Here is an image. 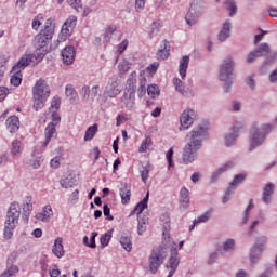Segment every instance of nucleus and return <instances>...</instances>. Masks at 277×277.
<instances>
[{"label":"nucleus","mask_w":277,"mask_h":277,"mask_svg":"<svg viewBox=\"0 0 277 277\" xmlns=\"http://www.w3.org/2000/svg\"><path fill=\"white\" fill-rule=\"evenodd\" d=\"M65 94L69 98L70 103H75L78 98L77 91L72 85H67L65 89Z\"/></svg>","instance_id":"obj_37"},{"label":"nucleus","mask_w":277,"mask_h":277,"mask_svg":"<svg viewBox=\"0 0 277 277\" xmlns=\"http://www.w3.org/2000/svg\"><path fill=\"white\" fill-rule=\"evenodd\" d=\"M63 241L64 239L62 237H57L52 247V252L57 259H62V256L66 254V251H64V245H62Z\"/></svg>","instance_id":"obj_19"},{"label":"nucleus","mask_w":277,"mask_h":277,"mask_svg":"<svg viewBox=\"0 0 277 277\" xmlns=\"http://www.w3.org/2000/svg\"><path fill=\"white\" fill-rule=\"evenodd\" d=\"M102 248H106V246H109V241H111V230L105 233L100 238Z\"/></svg>","instance_id":"obj_43"},{"label":"nucleus","mask_w":277,"mask_h":277,"mask_svg":"<svg viewBox=\"0 0 277 277\" xmlns=\"http://www.w3.org/2000/svg\"><path fill=\"white\" fill-rule=\"evenodd\" d=\"M140 173L143 183H146V181H148V175L150 174V166H143L142 169L140 170Z\"/></svg>","instance_id":"obj_44"},{"label":"nucleus","mask_w":277,"mask_h":277,"mask_svg":"<svg viewBox=\"0 0 277 277\" xmlns=\"http://www.w3.org/2000/svg\"><path fill=\"white\" fill-rule=\"evenodd\" d=\"M200 148L202 147H200L198 143L194 144L188 141L182 151L183 163L186 166H188V163H194V161L198 159V150H200Z\"/></svg>","instance_id":"obj_9"},{"label":"nucleus","mask_w":277,"mask_h":277,"mask_svg":"<svg viewBox=\"0 0 277 277\" xmlns=\"http://www.w3.org/2000/svg\"><path fill=\"white\" fill-rule=\"evenodd\" d=\"M14 228H16V225L5 224L4 227V239H10L14 235Z\"/></svg>","instance_id":"obj_45"},{"label":"nucleus","mask_w":277,"mask_h":277,"mask_svg":"<svg viewBox=\"0 0 277 277\" xmlns=\"http://www.w3.org/2000/svg\"><path fill=\"white\" fill-rule=\"evenodd\" d=\"M137 72L132 71L129 79L127 80V85H126V93L128 94H135L137 90Z\"/></svg>","instance_id":"obj_18"},{"label":"nucleus","mask_w":277,"mask_h":277,"mask_svg":"<svg viewBox=\"0 0 277 277\" xmlns=\"http://www.w3.org/2000/svg\"><path fill=\"white\" fill-rule=\"evenodd\" d=\"M233 70H235V62L233 58L228 57L223 61L220 69V80L225 82V92H230V88H233Z\"/></svg>","instance_id":"obj_4"},{"label":"nucleus","mask_w":277,"mask_h":277,"mask_svg":"<svg viewBox=\"0 0 277 277\" xmlns=\"http://www.w3.org/2000/svg\"><path fill=\"white\" fill-rule=\"evenodd\" d=\"M6 129L10 133H16L21 129V121L17 116H11L6 119Z\"/></svg>","instance_id":"obj_22"},{"label":"nucleus","mask_w":277,"mask_h":277,"mask_svg":"<svg viewBox=\"0 0 277 277\" xmlns=\"http://www.w3.org/2000/svg\"><path fill=\"white\" fill-rule=\"evenodd\" d=\"M209 135V120H203L197 124L186 136L190 144H199L202 147V143Z\"/></svg>","instance_id":"obj_3"},{"label":"nucleus","mask_w":277,"mask_h":277,"mask_svg":"<svg viewBox=\"0 0 277 277\" xmlns=\"http://www.w3.org/2000/svg\"><path fill=\"white\" fill-rule=\"evenodd\" d=\"M31 62H34V55L31 54H25L19 58L16 65L12 68V72L14 74L11 77V85L18 88V85L23 83V75L21 72L22 70H25V68H27Z\"/></svg>","instance_id":"obj_2"},{"label":"nucleus","mask_w":277,"mask_h":277,"mask_svg":"<svg viewBox=\"0 0 277 277\" xmlns=\"http://www.w3.org/2000/svg\"><path fill=\"white\" fill-rule=\"evenodd\" d=\"M120 245L122 246L126 252H131V250H133V242L131 241V237L129 236H121Z\"/></svg>","instance_id":"obj_34"},{"label":"nucleus","mask_w":277,"mask_h":277,"mask_svg":"<svg viewBox=\"0 0 277 277\" xmlns=\"http://www.w3.org/2000/svg\"><path fill=\"white\" fill-rule=\"evenodd\" d=\"M261 254H263V245H255L252 249H251V253H250V261L251 263H254V259H259V256H261Z\"/></svg>","instance_id":"obj_35"},{"label":"nucleus","mask_w":277,"mask_h":277,"mask_svg":"<svg viewBox=\"0 0 277 277\" xmlns=\"http://www.w3.org/2000/svg\"><path fill=\"white\" fill-rule=\"evenodd\" d=\"M67 3L74 8V10L79 11L83 9V4L81 3V0H67Z\"/></svg>","instance_id":"obj_53"},{"label":"nucleus","mask_w":277,"mask_h":277,"mask_svg":"<svg viewBox=\"0 0 277 277\" xmlns=\"http://www.w3.org/2000/svg\"><path fill=\"white\" fill-rule=\"evenodd\" d=\"M60 105H62V100L60 97L55 96L52 100L50 109H55V111H57L60 109Z\"/></svg>","instance_id":"obj_56"},{"label":"nucleus","mask_w":277,"mask_h":277,"mask_svg":"<svg viewBox=\"0 0 277 277\" xmlns=\"http://www.w3.org/2000/svg\"><path fill=\"white\" fill-rule=\"evenodd\" d=\"M14 274H18V266H11L6 271H4L0 277H12Z\"/></svg>","instance_id":"obj_48"},{"label":"nucleus","mask_w":277,"mask_h":277,"mask_svg":"<svg viewBox=\"0 0 277 277\" xmlns=\"http://www.w3.org/2000/svg\"><path fill=\"white\" fill-rule=\"evenodd\" d=\"M180 200H189V190L187 188H182L180 192Z\"/></svg>","instance_id":"obj_63"},{"label":"nucleus","mask_w":277,"mask_h":277,"mask_svg":"<svg viewBox=\"0 0 277 277\" xmlns=\"http://www.w3.org/2000/svg\"><path fill=\"white\" fill-rule=\"evenodd\" d=\"M120 92H122V89L120 88V78H118V76H114L108 81V85L104 91V96H107L108 98H116Z\"/></svg>","instance_id":"obj_13"},{"label":"nucleus","mask_w":277,"mask_h":277,"mask_svg":"<svg viewBox=\"0 0 277 277\" xmlns=\"http://www.w3.org/2000/svg\"><path fill=\"white\" fill-rule=\"evenodd\" d=\"M103 213H104L105 217H107V220H109V222H113L114 215H111V209L109 208V206L107 203H105L103 206Z\"/></svg>","instance_id":"obj_51"},{"label":"nucleus","mask_w":277,"mask_h":277,"mask_svg":"<svg viewBox=\"0 0 277 277\" xmlns=\"http://www.w3.org/2000/svg\"><path fill=\"white\" fill-rule=\"evenodd\" d=\"M31 200V196H27L22 205V217L25 224L29 222V215H31V211H34V202Z\"/></svg>","instance_id":"obj_15"},{"label":"nucleus","mask_w":277,"mask_h":277,"mask_svg":"<svg viewBox=\"0 0 277 277\" xmlns=\"http://www.w3.org/2000/svg\"><path fill=\"white\" fill-rule=\"evenodd\" d=\"M121 103H123L127 109H133V105H135V93H124L121 98Z\"/></svg>","instance_id":"obj_30"},{"label":"nucleus","mask_w":277,"mask_h":277,"mask_svg":"<svg viewBox=\"0 0 277 277\" xmlns=\"http://www.w3.org/2000/svg\"><path fill=\"white\" fill-rule=\"evenodd\" d=\"M202 0H193L190 8L185 16L187 25L190 27L196 25V23L200 21V16H202Z\"/></svg>","instance_id":"obj_8"},{"label":"nucleus","mask_w":277,"mask_h":277,"mask_svg":"<svg viewBox=\"0 0 277 277\" xmlns=\"http://www.w3.org/2000/svg\"><path fill=\"white\" fill-rule=\"evenodd\" d=\"M119 196L122 205H129L131 201V185L127 182L121 183L119 188Z\"/></svg>","instance_id":"obj_16"},{"label":"nucleus","mask_w":277,"mask_h":277,"mask_svg":"<svg viewBox=\"0 0 277 277\" xmlns=\"http://www.w3.org/2000/svg\"><path fill=\"white\" fill-rule=\"evenodd\" d=\"M172 157H174V148H170L167 151V161L169 163V168H174V160H172Z\"/></svg>","instance_id":"obj_52"},{"label":"nucleus","mask_w":277,"mask_h":277,"mask_svg":"<svg viewBox=\"0 0 277 277\" xmlns=\"http://www.w3.org/2000/svg\"><path fill=\"white\" fill-rule=\"evenodd\" d=\"M233 166H235V163H233V161L225 163L221 169L217 170L216 173H214L212 175V182L215 181V176H217V174H222V172H226V170H230V168H233Z\"/></svg>","instance_id":"obj_46"},{"label":"nucleus","mask_w":277,"mask_h":277,"mask_svg":"<svg viewBox=\"0 0 277 277\" xmlns=\"http://www.w3.org/2000/svg\"><path fill=\"white\" fill-rule=\"evenodd\" d=\"M60 274H62V271H60V268H57V265H54L53 269L50 271V277H57V276H60Z\"/></svg>","instance_id":"obj_64"},{"label":"nucleus","mask_w":277,"mask_h":277,"mask_svg":"<svg viewBox=\"0 0 277 277\" xmlns=\"http://www.w3.org/2000/svg\"><path fill=\"white\" fill-rule=\"evenodd\" d=\"M150 198V193L147 192L146 196L135 206L134 211L130 215H142V211L148 208V199Z\"/></svg>","instance_id":"obj_20"},{"label":"nucleus","mask_w":277,"mask_h":277,"mask_svg":"<svg viewBox=\"0 0 277 277\" xmlns=\"http://www.w3.org/2000/svg\"><path fill=\"white\" fill-rule=\"evenodd\" d=\"M114 31H116V29L114 27H108L106 28L105 32H104V42H109V40H111V34H114Z\"/></svg>","instance_id":"obj_55"},{"label":"nucleus","mask_w":277,"mask_h":277,"mask_svg":"<svg viewBox=\"0 0 277 277\" xmlns=\"http://www.w3.org/2000/svg\"><path fill=\"white\" fill-rule=\"evenodd\" d=\"M147 94H148V96H150V98H157V96H159V94H160L159 87L157 84L148 85Z\"/></svg>","instance_id":"obj_40"},{"label":"nucleus","mask_w":277,"mask_h":277,"mask_svg":"<svg viewBox=\"0 0 277 277\" xmlns=\"http://www.w3.org/2000/svg\"><path fill=\"white\" fill-rule=\"evenodd\" d=\"M159 31H161V21L153 22V24L149 26L148 37L155 38Z\"/></svg>","instance_id":"obj_33"},{"label":"nucleus","mask_w":277,"mask_h":277,"mask_svg":"<svg viewBox=\"0 0 277 277\" xmlns=\"http://www.w3.org/2000/svg\"><path fill=\"white\" fill-rule=\"evenodd\" d=\"M189 66V56L185 55L180 61V67H179V74L182 79H185L187 77V68Z\"/></svg>","instance_id":"obj_28"},{"label":"nucleus","mask_w":277,"mask_h":277,"mask_svg":"<svg viewBox=\"0 0 277 277\" xmlns=\"http://www.w3.org/2000/svg\"><path fill=\"white\" fill-rule=\"evenodd\" d=\"M144 75H146V71L142 70L140 72V78H138V81H140V85H138V89H137V94H138V98H142L144 96V94H146V77H144Z\"/></svg>","instance_id":"obj_31"},{"label":"nucleus","mask_w":277,"mask_h":277,"mask_svg":"<svg viewBox=\"0 0 277 277\" xmlns=\"http://www.w3.org/2000/svg\"><path fill=\"white\" fill-rule=\"evenodd\" d=\"M98 133V124L94 123L93 126L89 127L84 134V142H90L94 140V135Z\"/></svg>","instance_id":"obj_32"},{"label":"nucleus","mask_w":277,"mask_h":277,"mask_svg":"<svg viewBox=\"0 0 277 277\" xmlns=\"http://www.w3.org/2000/svg\"><path fill=\"white\" fill-rule=\"evenodd\" d=\"M265 55H269V44L262 43L258 50L248 54L247 62L248 64H252V62H255L256 57H264Z\"/></svg>","instance_id":"obj_14"},{"label":"nucleus","mask_w":277,"mask_h":277,"mask_svg":"<svg viewBox=\"0 0 277 277\" xmlns=\"http://www.w3.org/2000/svg\"><path fill=\"white\" fill-rule=\"evenodd\" d=\"M179 250H176L175 247H172L171 248V256H170V260H169V265H167V268L170 267L171 272H174L176 273V268L179 267Z\"/></svg>","instance_id":"obj_21"},{"label":"nucleus","mask_w":277,"mask_h":277,"mask_svg":"<svg viewBox=\"0 0 277 277\" xmlns=\"http://www.w3.org/2000/svg\"><path fill=\"white\" fill-rule=\"evenodd\" d=\"M238 134L229 133L225 136V144L226 146H233L235 144V140L237 138Z\"/></svg>","instance_id":"obj_54"},{"label":"nucleus","mask_w":277,"mask_h":277,"mask_svg":"<svg viewBox=\"0 0 277 277\" xmlns=\"http://www.w3.org/2000/svg\"><path fill=\"white\" fill-rule=\"evenodd\" d=\"M18 220H21V205L14 201L8 209L5 224L18 226Z\"/></svg>","instance_id":"obj_12"},{"label":"nucleus","mask_w":277,"mask_h":277,"mask_svg":"<svg viewBox=\"0 0 277 277\" xmlns=\"http://www.w3.org/2000/svg\"><path fill=\"white\" fill-rule=\"evenodd\" d=\"M56 132L57 130L55 129V123L50 122L45 128V140L43 142L44 148L45 146H49V143L51 142V140L53 138V135H55Z\"/></svg>","instance_id":"obj_27"},{"label":"nucleus","mask_w":277,"mask_h":277,"mask_svg":"<svg viewBox=\"0 0 277 277\" xmlns=\"http://www.w3.org/2000/svg\"><path fill=\"white\" fill-rule=\"evenodd\" d=\"M63 64L70 66L75 62V47L67 45L62 51Z\"/></svg>","instance_id":"obj_17"},{"label":"nucleus","mask_w":277,"mask_h":277,"mask_svg":"<svg viewBox=\"0 0 277 277\" xmlns=\"http://www.w3.org/2000/svg\"><path fill=\"white\" fill-rule=\"evenodd\" d=\"M274 189H276V185L274 183H267L263 190V202L265 205H269L272 202V196H274Z\"/></svg>","instance_id":"obj_23"},{"label":"nucleus","mask_w":277,"mask_h":277,"mask_svg":"<svg viewBox=\"0 0 277 277\" xmlns=\"http://www.w3.org/2000/svg\"><path fill=\"white\" fill-rule=\"evenodd\" d=\"M150 146H153V138H150V136H147L138 147V153H146V150H148Z\"/></svg>","instance_id":"obj_41"},{"label":"nucleus","mask_w":277,"mask_h":277,"mask_svg":"<svg viewBox=\"0 0 277 277\" xmlns=\"http://www.w3.org/2000/svg\"><path fill=\"white\" fill-rule=\"evenodd\" d=\"M246 176H248L246 173L238 174L234 177L233 182L230 183L232 187H237L239 183H243L246 181Z\"/></svg>","instance_id":"obj_49"},{"label":"nucleus","mask_w":277,"mask_h":277,"mask_svg":"<svg viewBox=\"0 0 277 277\" xmlns=\"http://www.w3.org/2000/svg\"><path fill=\"white\" fill-rule=\"evenodd\" d=\"M157 55L158 60H168L170 57V42L168 40H163V43L160 45Z\"/></svg>","instance_id":"obj_25"},{"label":"nucleus","mask_w":277,"mask_h":277,"mask_svg":"<svg viewBox=\"0 0 277 277\" xmlns=\"http://www.w3.org/2000/svg\"><path fill=\"white\" fill-rule=\"evenodd\" d=\"M101 94H102L101 87H98V85L92 87V89H91V101L92 102L101 101Z\"/></svg>","instance_id":"obj_42"},{"label":"nucleus","mask_w":277,"mask_h":277,"mask_svg":"<svg viewBox=\"0 0 277 277\" xmlns=\"http://www.w3.org/2000/svg\"><path fill=\"white\" fill-rule=\"evenodd\" d=\"M272 132L271 124H264L262 128H256L253 126L251 129V138H250V150L261 146L265 142V137Z\"/></svg>","instance_id":"obj_6"},{"label":"nucleus","mask_w":277,"mask_h":277,"mask_svg":"<svg viewBox=\"0 0 277 277\" xmlns=\"http://www.w3.org/2000/svg\"><path fill=\"white\" fill-rule=\"evenodd\" d=\"M129 70H131V63H129L128 61H122L119 63V71L120 72H129Z\"/></svg>","instance_id":"obj_50"},{"label":"nucleus","mask_w":277,"mask_h":277,"mask_svg":"<svg viewBox=\"0 0 277 277\" xmlns=\"http://www.w3.org/2000/svg\"><path fill=\"white\" fill-rule=\"evenodd\" d=\"M230 29H232L230 22L226 21L223 24V28L219 34V40L221 42H224L226 39L230 38Z\"/></svg>","instance_id":"obj_29"},{"label":"nucleus","mask_w":277,"mask_h":277,"mask_svg":"<svg viewBox=\"0 0 277 277\" xmlns=\"http://www.w3.org/2000/svg\"><path fill=\"white\" fill-rule=\"evenodd\" d=\"M234 249H235V240L228 239L227 241L224 242L223 250L228 251Z\"/></svg>","instance_id":"obj_60"},{"label":"nucleus","mask_w":277,"mask_h":277,"mask_svg":"<svg viewBox=\"0 0 277 277\" xmlns=\"http://www.w3.org/2000/svg\"><path fill=\"white\" fill-rule=\"evenodd\" d=\"M76 25H77V16L72 15L69 18H67L62 27L57 42H66V40H68V38L72 36V31Z\"/></svg>","instance_id":"obj_10"},{"label":"nucleus","mask_w":277,"mask_h":277,"mask_svg":"<svg viewBox=\"0 0 277 277\" xmlns=\"http://www.w3.org/2000/svg\"><path fill=\"white\" fill-rule=\"evenodd\" d=\"M81 94H82L84 101H90V98H91L90 87L84 85L81 90Z\"/></svg>","instance_id":"obj_57"},{"label":"nucleus","mask_w":277,"mask_h":277,"mask_svg":"<svg viewBox=\"0 0 277 277\" xmlns=\"http://www.w3.org/2000/svg\"><path fill=\"white\" fill-rule=\"evenodd\" d=\"M36 217L40 222H49L53 217V209L51 206H45L42 212L37 213Z\"/></svg>","instance_id":"obj_26"},{"label":"nucleus","mask_w":277,"mask_h":277,"mask_svg":"<svg viewBox=\"0 0 277 277\" xmlns=\"http://www.w3.org/2000/svg\"><path fill=\"white\" fill-rule=\"evenodd\" d=\"M77 200H79V189H75L69 196L71 205H77Z\"/></svg>","instance_id":"obj_61"},{"label":"nucleus","mask_w":277,"mask_h":277,"mask_svg":"<svg viewBox=\"0 0 277 277\" xmlns=\"http://www.w3.org/2000/svg\"><path fill=\"white\" fill-rule=\"evenodd\" d=\"M209 221V211L205 212L203 215L199 216L197 220H194V225L202 224L203 222Z\"/></svg>","instance_id":"obj_58"},{"label":"nucleus","mask_w":277,"mask_h":277,"mask_svg":"<svg viewBox=\"0 0 277 277\" xmlns=\"http://www.w3.org/2000/svg\"><path fill=\"white\" fill-rule=\"evenodd\" d=\"M225 8L229 12V16H235L237 14V4H235V0H226Z\"/></svg>","instance_id":"obj_38"},{"label":"nucleus","mask_w":277,"mask_h":277,"mask_svg":"<svg viewBox=\"0 0 277 277\" xmlns=\"http://www.w3.org/2000/svg\"><path fill=\"white\" fill-rule=\"evenodd\" d=\"M53 34H55V24H53V19L49 18L45 22L44 29L35 37L36 49H44L49 44V40L53 38Z\"/></svg>","instance_id":"obj_5"},{"label":"nucleus","mask_w":277,"mask_h":277,"mask_svg":"<svg viewBox=\"0 0 277 277\" xmlns=\"http://www.w3.org/2000/svg\"><path fill=\"white\" fill-rule=\"evenodd\" d=\"M168 256V251L164 247H156L151 250V254L149 255V272L151 274H157L159 272V267L163 265V261H166V258Z\"/></svg>","instance_id":"obj_7"},{"label":"nucleus","mask_w":277,"mask_h":277,"mask_svg":"<svg viewBox=\"0 0 277 277\" xmlns=\"http://www.w3.org/2000/svg\"><path fill=\"white\" fill-rule=\"evenodd\" d=\"M252 209H254V200L253 199L250 200L249 206L247 207V209L245 211L242 224H247L248 220H250V211H252Z\"/></svg>","instance_id":"obj_47"},{"label":"nucleus","mask_w":277,"mask_h":277,"mask_svg":"<svg viewBox=\"0 0 277 277\" xmlns=\"http://www.w3.org/2000/svg\"><path fill=\"white\" fill-rule=\"evenodd\" d=\"M197 115L196 110L188 108L185 109L182 115L180 116V128L179 131H187L192 124H194V121L196 120Z\"/></svg>","instance_id":"obj_11"},{"label":"nucleus","mask_w":277,"mask_h":277,"mask_svg":"<svg viewBox=\"0 0 277 277\" xmlns=\"http://www.w3.org/2000/svg\"><path fill=\"white\" fill-rule=\"evenodd\" d=\"M157 68H159V63L155 62L147 66L146 70L149 75H155V72H157Z\"/></svg>","instance_id":"obj_62"},{"label":"nucleus","mask_w":277,"mask_h":277,"mask_svg":"<svg viewBox=\"0 0 277 277\" xmlns=\"http://www.w3.org/2000/svg\"><path fill=\"white\" fill-rule=\"evenodd\" d=\"M160 222H162V226L164 228L162 235H169L170 233V214L164 213L160 216Z\"/></svg>","instance_id":"obj_36"},{"label":"nucleus","mask_w":277,"mask_h":277,"mask_svg":"<svg viewBox=\"0 0 277 277\" xmlns=\"http://www.w3.org/2000/svg\"><path fill=\"white\" fill-rule=\"evenodd\" d=\"M127 120H131L129 115H118L116 118V126L120 127V124H122V122H127Z\"/></svg>","instance_id":"obj_59"},{"label":"nucleus","mask_w":277,"mask_h":277,"mask_svg":"<svg viewBox=\"0 0 277 277\" xmlns=\"http://www.w3.org/2000/svg\"><path fill=\"white\" fill-rule=\"evenodd\" d=\"M22 146L23 144L21 143V141L18 140L13 141L11 144V155H13V157H16V155H19L22 150Z\"/></svg>","instance_id":"obj_39"},{"label":"nucleus","mask_w":277,"mask_h":277,"mask_svg":"<svg viewBox=\"0 0 277 277\" xmlns=\"http://www.w3.org/2000/svg\"><path fill=\"white\" fill-rule=\"evenodd\" d=\"M173 85L175 87L176 92H180L182 96H192V90L183 85V80L179 78L173 79Z\"/></svg>","instance_id":"obj_24"},{"label":"nucleus","mask_w":277,"mask_h":277,"mask_svg":"<svg viewBox=\"0 0 277 277\" xmlns=\"http://www.w3.org/2000/svg\"><path fill=\"white\" fill-rule=\"evenodd\" d=\"M51 94V89H49V84L43 79H40L36 82V85L32 89L34 95V109L35 111H39L44 107V103H47V98H49Z\"/></svg>","instance_id":"obj_1"}]
</instances>
